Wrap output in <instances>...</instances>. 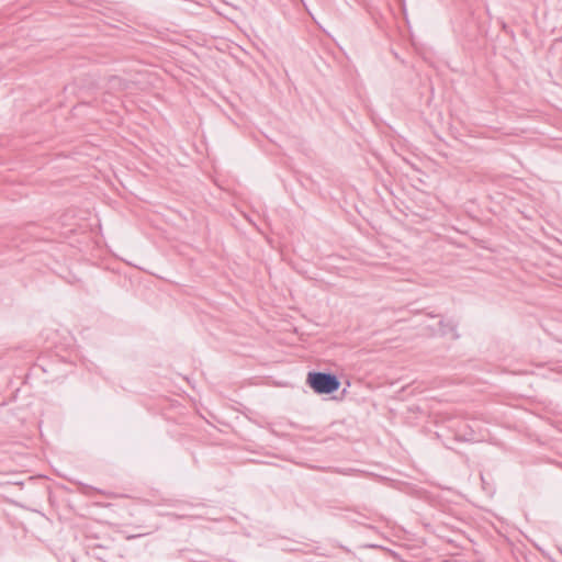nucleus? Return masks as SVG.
I'll return each mask as SVG.
<instances>
[{
	"label": "nucleus",
	"instance_id": "obj_1",
	"mask_svg": "<svg viewBox=\"0 0 562 562\" xmlns=\"http://www.w3.org/2000/svg\"><path fill=\"white\" fill-rule=\"evenodd\" d=\"M307 383L318 394H330L340 385L336 375L323 372H310Z\"/></svg>",
	"mask_w": 562,
	"mask_h": 562
},
{
	"label": "nucleus",
	"instance_id": "obj_2",
	"mask_svg": "<svg viewBox=\"0 0 562 562\" xmlns=\"http://www.w3.org/2000/svg\"><path fill=\"white\" fill-rule=\"evenodd\" d=\"M110 82H111V87H116V86L121 85V79L117 77H114L111 79Z\"/></svg>",
	"mask_w": 562,
	"mask_h": 562
}]
</instances>
